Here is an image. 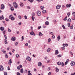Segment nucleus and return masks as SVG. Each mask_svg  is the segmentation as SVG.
<instances>
[{"mask_svg": "<svg viewBox=\"0 0 75 75\" xmlns=\"http://www.w3.org/2000/svg\"><path fill=\"white\" fill-rule=\"evenodd\" d=\"M73 28V25H72L70 27V29H72Z\"/></svg>", "mask_w": 75, "mask_h": 75, "instance_id": "nucleus-33", "label": "nucleus"}, {"mask_svg": "<svg viewBox=\"0 0 75 75\" xmlns=\"http://www.w3.org/2000/svg\"><path fill=\"white\" fill-rule=\"evenodd\" d=\"M68 26L69 27H70V23H68L67 24Z\"/></svg>", "mask_w": 75, "mask_h": 75, "instance_id": "nucleus-46", "label": "nucleus"}, {"mask_svg": "<svg viewBox=\"0 0 75 75\" xmlns=\"http://www.w3.org/2000/svg\"><path fill=\"white\" fill-rule=\"evenodd\" d=\"M11 10L12 11H14V8H13V6L11 7Z\"/></svg>", "mask_w": 75, "mask_h": 75, "instance_id": "nucleus-19", "label": "nucleus"}, {"mask_svg": "<svg viewBox=\"0 0 75 75\" xmlns=\"http://www.w3.org/2000/svg\"><path fill=\"white\" fill-rule=\"evenodd\" d=\"M5 43L6 44H8L7 40L6 39H5Z\"/></svg>", "mask_w": 75, "mask_h": 75, "instance_id": "nucleus-21", "label": "nucleus"}, {"mask_svg": "<svg viewBox=\"0 0 75 75\" xmlns=\"http://www.w3.org/2000/svg\"><path fill=\"white\" fill-rule=\"evenodd\" d=\"M67 20V18H64L63 20L64 21H66Z\"/></svg>", "mask_w": 75, "mask_h": 75, "instance_id": "nucleus-61", "label": "nucleus"}, {"mask_svg": "<svg viewBox=\"0 0 75 75\" xmlns=\"http://www.w3.org/2000/svg\"><path fill=\"white\" fill-rule=\"evenodd\" d=\"M23 3H21V4H20V6L21 7H23Z\"/></svg>", "mask_w": 75, "mask_h": 75, "instance_id": "nucleus-37", "label": "nucleus"}, {"mask_svg": "<svg viewBox=\"0 0 75 75\" xmlns=\"http://www.w3.org/2000/svg\"><path fill=\"white\" fill-rule=\"evenodd\" d=\"M50 69V67H48L47 70L49 71Z\"/></svg>", "mask_w": 75, "mask_h": 75, "instance_id": "nucleus-58", "label": "nucleus"}, {"mask_svg": "<svg viewBox=\"0 0 75 75\" xmlns=\"http://www.w3.org/2000/svg\"><path fill=\"white\" fill-rule=\"evenodd\" d=\"M42 63H41L40 62L38 63V67H41L42 66Z\"/></svg>", "mask_w": 75, "mask_h": 75, "instance_id": "nucleus-10", "label": "nucleus"}, {"mask_svg": "<svg viewBox=\"0 0 75 75\" xmlns=\"http://www.w3.org/2000/svg\"><path fill=\"white\" fill-rule=\"evenodd\" d=\"M0 30L1 31H4V27H0Z\"/></svg>", "mask_w": 75, "mask_h": 75, "instance_id": "nucleus-16", "label": "nucleus"}, {"mask_svg": "<svg viewBox=\"0 0 75 75\" xmlns=\"http://www.w3.org/2000/svg\"><path fill=\"white\" fill-rule=\"evenodd\" d=\"M42 35H42V33H41V32L39 33V36H40V35L42 36Z\"/></svg>", "mask_w": 75, "mask_h": 75, "instance_id": "nucleus-28", "label": "nucleus"}, {"mask_svg": "<svg viewBox=\"0 0 75 75\" xmlns=\"http://www.w3.org/2000/svg\"><path fill=\"white\" fill-rule=\"evenodd\" d=\"M41 28V26L39 27L38 28V29H40Z\"/></svg>", "mask_w": 75, "mask_h": 75, "instance_id": "nucleus-63", "label": "nucleus"}, {"mask_svg": "<svg viewBox=\"0 0 75 75\" xmlns=\"http://www.w3.org/2000/svg\"><path fill=\"white\" fill-rule=\"evenodd\" d=\"M55 37V36L54 35H53L52 37V38L53 39Z\"/></svg>", "mask_w": 75, "mask_h": 75, "instance_id": "nucleus-57", "label": "nucleus"}, {"mask_svg": "<svg viewBox=\"0 0 75 75\" xmlns=\"http://www.w3.org/2000/svg\"><path fill=\"white\" fill-rule=\"evenodd\" d=\"M9 19H11L12 21H14L15 20V18L14 17L12 16V15H10L8 17Z\"/></svg>", "mask_w": 75, "mask_h": 75, "instance_id": "nucleus-1", "label": "nucleus"}, {"mask_svg": "<svg viewBox=\"0 0 75 75\" xmlns=\"http://www.w3.org/2000/svg\"><path fill=\"white\" fill-rule=\"evenodd\" d=\"M67 63H68V62H65V64H64L65 65H67Z\"/></svg>", "mask_w": 75, "mask_h": 75, "instance_id": "nucleus-60", "label": "nucleus"}, {"mask_svg": "<svg viewBox=\"0 0 75 75\" xmlns=\"http://www.w3.org/2000/svg\"><path fill=\"white\" fill-rule=\"evenodd\" d=\"M10 63H12V62L11 59H10L9 60Z\"/></svg>", "mask_w": 75, "mask_h": 75, "instance_id": "nucleus-51", "label": "nucleus"}, {"mask_svg": "<svg viewBox=\"0 0 75 75\" xmlns=\"http://www.w3.org/2000/svg\"><path fill=\"white\" fill-rule=\"evenodd\" d=\"M2 17L0 16V20H3L4 19V17L3 15L2 16Z\"/></svg>", "mask_w": 75, "mask_h": 75, "instance_id": "nucleus-18", "label": "nucleus"}, {"mask_svg": "<svg viewBox=\"0 0 75 75\" xmlns=\"http://www.w3.org/2000/svg\"><path fill=\"white\" fill-rule=\"evenodd\" d=\"M62 50H64V49H65V47H62Z\"/></svg>", "mask_w": 75, "mask_h": 75, "instance_id": "nucleus-56", "label": "nucleus"}, {"mask_svg": "<svg viewBox=\"0 0 75 75\" xmlns=\"http://www.w3.org/2000/svg\"><path fill=\"white\" fill-rule=\"evenodd\" d=\"M50 50L51 49H50V48H49L47 50V52H49Z\"/></svg>", "mask_w": 75, "mask_h": 75, "instance_id": "nucleus-27", "label": "nucleus"}, {"mask_svg": "<svg viewBox=\"0 0 75 75\" xmlns=\"http://www.w3.org/2000/svg\"><path fill=\"white\" fill-rule=\"evenodd\" d=\"M13 5L14 7H15V8H17L18 7L17 4L15 2H14L13 3Z\"/></svg>", "mask_w": 75, "mask_h": 75, "instance_id": "nucleus-2", "label": "nucleus"}, {"mask_svg": "<svg viewBox=\"0 0 75 75\" xmlns=\"http://www.w3.org/2000/svg\"><path fill=\"white\" fill-rule=\"evenodd\" d=\"M62 56L61 55H59L57 56L58 57H61Z\"/></svg>", "mask_w": 75, "mask_h": 75, "instance_id": "nucleus-40", "label": "nucleus"}, {"mask_svg": "<svg viewBox=\"0 0 75 75\" xmlns=\"http://www.w3.org/2000/svg\"><path fill=\"white\" fill-rule=\"evenodd\" d=\"M8 30L9 32H11V30H10L9 28H8Z\"/></svg>", "mask_w": 75, "mask_h": 75, "instance_id": "nucleus-39", "label": "nucleus"}, {"mask_svg": "<svg viewBox=\"0 0 75 75\" xmlns=\"http://www.w3.org/2000/svg\"><path fill=\"white\" fill-rule=\"evenodd\" d=\"M61 65L62 66V67H63L64 66V63L62 62L61 63Z\"/></svg>", "mask_w": 75, "mask_h": 75, "instance_id": "nucleus-45", "label": "nucleus"}, {"mask_svg": "<svg viewBox=\"0 0 75 75\" xmlns=\"http://www.w3.org/2000/svg\"><path fill=\"white\" fill-rule=\"evenodd\" d=\"M4 8H5L4 5L3 4H1V9H3Z\"/></svg>", "mask_w": 75, "mask_h": 75, "instance_id": "nucleus-5", "label": "nucleus"}, {"mask_svg": "<svg viewBox=\"0 0 75 75\" xmlns=\"http://www.w3.org/2000/svg\"><path fill=\"white\" fill-rule=\"evenodd\" d=\"M20 71L21 74L23 73L24 71L23 69H22L21 70H20Z\"/></svg>", "mask_w": 75, "mask_h": 75, "instance_id": "nucleus-15", "label": "nucleus"}, {"mask_svg": "<svg viewBox=\"0 0 75 75\" xmlns=\"http://www.w3.org/2000/svg\"><path fill=\"white\" fill-rule=\"evenodd\" d=\"M18 44V42H17L16 43H15V45L16 46Z\"/></svg>", "mask_w": 75, "mask_h": 75, "instance_id": "nucleus-49", "label": "nucleus"}, {"mask_svg": "<svg viewBox=\"0 0 75 75\" xmlns=\"http://www.w3.org/2000/svg\"><path fill=\"white\" fill-rule=\"evenodd\" d=\"M62 27L64 29V30H65V29H66V28H65V26H64V25H62Z\"/></svg>", "mask_w": 75, "mask_h": 75, "instance_id": "nucleus-25", "label": "nucleus"}, {"mask_svg": "<svg viewBox=\"0 0 75 75\" xmlns=\"http://www.w3.org/2000/svg\"><path fill=\"white\" fill-rule=\"evenodd\" d=\"M55 69H56V71L57 72L59 71V69H58L57 67H56Z\"/></svg>", "mask_w": 75, "mask_h": 75, "instance_id": "nucleus-24", "label": "nucleus"}, {"mask_svg": "<svg viewBox=\"0 0 75 75\" xmlns=\"http://www.w3.org/2000/svg\"><path fill=\"white\" fill-rule=\"evenodd\" d=\"M49 23L47 21L45 23V24L46 25H49Z\"/></svg>", "mask_w": 75, "mask_h": 75, "instance_id": "nucleus-20", "label": "nucleus"}, {"mask_svg": "<svg viewBox=\"0 0 75 75\" xmlns=\"http://www.w3.org/2000/svg\"><path fill=\"white\" fill-rule=\"evenodd\" d=\"M67 21H68L69 23L71 22V19L69 18V19L67 20Z\"/></svg>", "mask_w": 75, "mask_h": 75, "instance_id": "nucleus-23", "label": "nucleus"}, {"mask_svg": "<svg viewBox=\"0 0 75 75\" xmlns=\"http://www.w3.org/2000/svg\"><path fill=\"white\" fill-rule=\"evenodd\" d=\"M22 41H23L24 40V36H23L22 37Z\"/></svg>", "mask_w": 75, "mask_h": 75, "instance_id": "nucleus-48", "label": "nucleus"}, {"mask_svg": "<svg viewBox=\"0 0 75 75\" xmlns=\"http://www.w3.org/2000/svg\"><path fill=\"white\" fill-rule=\"evenodd\" d=\"M72 14L73 16H75V12H73L72 13Z\"/></svg>", "mask_w": 75, "mask_h": 75, "instance_id": "nucleus-47", "label": "nucleus"}, {"mask_svg": "<svg viewBox=\"0 0 75 75\" xmlns=\"http://www.w3.org/2000/svg\"><path fill=\"white\" fill-rule=\"evenodd\" d=\"M19 56V55H18V54H17L16 55V57L18 58V57Z\"/></svg>", "mask_w": 75, "mask_h": 75, "instance_id": "nucleus-55", "label": "nucleus"}, {"mask_svg": "<svg viewBox=\"0 0 75 75\" xmlns=\"http://www.w3.org/2000/svg\"><path fill=\"white\" fill-rule=\"evenodd\" d=\"M40 8L42 10H43L45 8L44 7V6H40Z\"/></svg>", "mask_w": 75, "mask_h": 75, "instance_id": "nucleus-22", "label": "nucleus"}, {"mask_svg": "<svg viewBox=\"0 0 75 75\" xmlns=\"http://www.w3.org/2000/svg\"><path fill=\"white\" fill-rule=\"evenodd\" d=\"M25 45L26 46H28V43H26V44Z\"/></svg>", "mask_w": 75, "mask_h": 75, "instance_id": "nucleus-64", "label": "nucleus"}, {"mask_svg": "<svg viewBox=\"0 0 75 75\" xmlns=\"http://www.w3.org/2000/svg\"><path fill=\"white\" fill-rule=\"evenodd\" d=\"M32 21H34V19L35 18H34L33 16H32Z\"/></svg>", "mask_w": 75, "mask_h": 75, "instance_id": "nucleus-29", "label": "nucleus"}, {"mask_svg": "<svg viewBox=\"0 0 75 75\" xmlns=\"http://www.w3.org/2000/svg\"><path fill=\"white\" fill-rule=\"evenodd\" d=\"M57 64H58L59 65H60L61 64V63L60 62H58Z\"/></svg>", "mask_w": 75, "mask_h": 75, "instance_id": "nucleus-31", "label": "nucleus"}, {"mask_svg": "<svg viewBox=\"0 0 75 75\" xmlns=\"http://www.w3.org/2000/svg\"><path fill=\"white\" fill-rule=\"evenodd\" d=\"M27 8L28 9H30V6H27Z\"/></svg>", "mask_w": 75, "mask_h": 75, "instance_id": "nucleus-43", "label": "nucleus"}, {"mask_svg": "<svg viewBox=\"0 0 75 75\" xmlns=\"http://www.w3.org/2000/svg\"><path fill=\"white\" fill-rule=\"evenodd\" d=\"M30 72H31V71H28V74H30Z\"/></svg>", "mask_w": 75, "mask_h": 75, "instance_id": "nucleus-50", "label": "nucleus"}, {"mask_svg": "<svg viewBox=\"0 0 75 75\" xmlns=\"http://www.w3.org/2000/svg\"><path fill=\"white\" fill-rule=\"evenodd\" d=\"M47 13V11L46 10H43L42 11V13L43 14H44L45 13Z\"/></svg>", "mask_w": 75, "mask_h": 75, "instance_id": "nucleus-17", "label": "nucleus"}, {"mask_svg": "<svg viewBox=\"0 0 75 75\" xmlns=\"http://www.w3.org/2000/svg\"><path fill=\"white\" fill-rule=\"evenodd\" d=\"M61 7V5H58L56 6V9H60V8Z\"/></svg>", "mask_w": 75, "mask_h": 75, "instance_id": "nucleus-6", "label": "nucleus"}, {"mask_svg": "<svg viewBox=\"0 0 75 75\" xmlns=\"http://www.w3.org/2000/svg\"><path fill=\"white\" fill-rule=\"evenodd\" d=\"M14 52H15V50H14V49H13V51H12V52H13V53H14Z\"/></svg>", "mask_w": 75, "mask_h": 75, "instance_id": "nucleus-62", "label": "nucleus"}, {"mask_svg": "<svg viewBox=\"0 0 75 75\" xmlns=\"http://www.w3.org/2000/svg\"><path fill=\"white\" fill-rule=\"evenodd\" d=\"M18 17L19 18V19H21V16H20L19 15L18 16Z\"/></svg>", "mask_w": 75, "mask_h": 75, "instance_id": "nucleus-42", "label": "nucleus"}, {"mask_svg": "<svg viewBox=\"0 0 75 75\" xmlns=\"http://www.w3.org/2000/svg\"><path fill=\"white\" fill-rule=\"evenodd\" d=\"M51 72H50L49 73H48V75H51Z\"/></svg>", "mask_w": 75, "mask_h": 75, "instance_id": "nucleus-59", "label": "nucleus"}, {"mask_svg": "<svg viewBox=\"0 0 75 75\" xmlns=\"http://www.w3.org/2000/svg\"><path fill=\"white\" fill-rule=\"evenodd\" d=\"M4 74L5 75H7V73L6 72H5L4 73Z\"/></svg>", "mask_w": 75, "mask_h": 75, "instance_id": "nucleus-52", "label": "nucleus"}, {"mask_svg": "<svg viewBox=\"0 0 75 75\" xmlns=\"http://www.w3.org/2000/svg\"><path fill=\"white\" fill-rule=\"evenodd\" d=\"M70 15V13L69 12L68 13H67L68 16L69 17Z\"/></svg>", "mask_w": 75, "mask_h": 75, "instance_id": "nucleus-36", "label": "nucleus"}, {"mask_svg": "<svg viewBox=\"0 0 75 75\" xmlns=\"http://www.w3.org/2000/svg\"><path fill=\"white\" fill-rule=\"evenodd\" d=\"M4 37L5 38V39L6 40H7V36L6 35H4Z\"/></svg>", "mask_w": 75, "mask_h": 75, "instance_id": "nucleus-38", "label": "nucleus"}, {"mask_svg": "<svg viewBox=\"0 0 75 75\" xmlns=\"http://www.w3.org/2000/svg\"><path fill=\"white\" fill-rule=\"evenodd\" d=\"M29 1L31 2H33V0H29Z\"/></svg>", "mask_w": 75, "mask_h": 75, "instance_id": "nucleus-53", "label": "nucleus"}, {"mask_svg": "<svg viewBox=\"0 0 75 75\" xmlns=\"http://www.w3.org/2000/svg\"><path fill=\"white\" fill-rule=\"evenodd\" d=\"M24 18L25 19H27V17L26 15L24 16Z\"/></svg>", "mask_w": 75, "mask_h": 75, "instance_id": "nucleus-32", "label": "nucleus"}, {"mask_svg": "<svg viewBox=\"0 0 75 75\" xmlns=\"http://www.w3.org/2000/svg\"><path fill=\"white\" fill-rule=\"evenodd\" d=\"M50 41H51V39L50 38L48 39V42H50Z\"/></svg>", "mask_w": 75, "mask_h": 75, "instance_id": "nucleus-44", "label": "nucleus"}, {"mask_svg": "<svg viewBox=\"0 0 75 75\" xmlns=\"http://www.w3.org/2000/svg\"><path fill=\"white\" fill-rule=\"evenodd\" d=\"M41 13L39 11H38L37 15L38 16H40L41 15Z\"/></svg>", "mask_w": 75, "mask_h": 75, "instance_id": "nucleus-7", "label": "nucleus"}, {"mask_svg": "<svg viewBox=\"0 0 75 75\" xmlns=\"http://www.w3.org/2000/svg\"><path fill=\"white\" fill-rule=\"evenodd\" d=\"M59 53V52H58V50H56L55 51V54L56 55H58V53Z\"/></svg>", "mask_w": 75, "mask_h": 75, "instance_id": "nucleus-12", "label": "nucleus"}, {"mask_svg": "<svg viewBox=\"0 0 75 75\" xmlns=\"http://www.w3.org/2000/svg\"><path fill=\"white\" fill-rule=\"evenodd\" d=\"M66 6L67 8H69V7H70L71 6V5L70 4H67V5H66Z\"/></svg>", "mask_w": 75, "mask_h": 75, "instance_id": "nucleus-13", "label": "nucleus"}, {"mask_svg": "<svg viewBox=\"0 0 75 75\" xmlns=\"http://www.w3.org/2000/svg\"><path fill=\"white\" fill-rule=\"evenodd\" d=\"M70 64H71V66H72L75 64V63L74 62H71Z\"/></svg>", "mask_w": 75, "mask_h": 75, "instance_id": "nucleus-11", "label": "nucleus"}, {"mask_svg": "<svg viewBox=\"0 0 75 75\" xmlns=\"http://www.w3.org/2000/svg\"><path fill=\"white\" fill-rule=\"evenodd\" d=\"M4 68L3 67L2 65L0 66V70L1 71H4Z\"/></svg>", "mask_w": 75, "mask_h": 75, "instance_id": "nucleus-3", "label": "nucleus"}, {"mask_svg": "<svg viewBox=\"0 0 75 75\" xmlns=\"http://www.w3.org/2000/svg\"><path fill=\"white\" fill-rule=\"evenodd\" d=\"M57 38L58 39V40H60L61 39V37H60V36H59V35L58 36Z\"/></svg>", "mask_w": 75, "mask_h": 75, "instance_id": "nucleus-26", "label": "nucleus"}, {"mask_svg": "<svg viewBox=\"0 0 75 75\" xmlns=\"http://www.w3.org/2000/svg\"><path fill=\"white\" fill-rule=\"evenodd\" d=\"M5 20L6 21H9V19L8 18H6L5 19Z\"/></svg>", "mask_w": 75, "mask_h": 75, "instance_id": "nucleus-35", "label": "nucleus"}, {"mask_svg": "<svg viewBox=\"0 0 75 75\" xmlns=\"http://www.w3.org/2000/svg\"><path fill=\"white\" fill-rule=\"evenodd\" d=\"M11 40H12L13 41H15L16 40L15 37H13L12 39H11Z\"/></svg>", "mask_w": 75, "mask_h": 75, "instance_id": "nucleus-14", "label": "nucleus"}, {"mask_svg": "<svg viewBox=\"0 0 75 75\" xmlns=\"http://www.w3.org/2000/svg\"><path fill=\"white\" fill-rule=\"evenodd\" d=\"M17 75H21V74L20 73H19L18 72H17Z\"/></svg>", "mask_w": 75, "mask_h": 75, "instance_id": "nucleus-34", "label": "nucleus"}, {"mask_svg": "<svg viewBox=\"0 0 75 75\" xmlns=\"http://www.w3.org/2000/svg\"><path fill=\"white\" fill-rule=\"evenodd\" d=\"M26 60H27L29 61L30 62L31 61V58L29 57H28L26 58Z\"/></svg>", "mask_w": 75, "mask_h": 75, "instance_id": "nucleus-8", "label": "nucleus"}, {"mask_svg": "<svg viewBox=\"0 0 75 75\" xmlns=\"http://www.w3.org/2000/svg\"><path fill=\"white\" fill-rule=\"evenodd\" d=\"M30 34L31 35H35V33H34V32L33 30L32 31V32H31L30 33Z\"/></svg>", "mask_w": 75, "mask_h": 75, "instance_id": "nucleus-9", "label": "nucleus"}, {"mask_svg": "<svg viewBox=\"0 0 75 75\" xmlns=\"http://www.w3.org/2000/svg\"><path fill=\"white\" fill-rule=\"evenodd\" d=\"M23 67L22 65H19V67H17V69L18 70H20V69L22 68Z\"/></svg>", "mask_w": 75, "mask_h": 75, "instance_id": "nucleus-4", "label": "nucleus"}, {"mask_svg": "<svg viewBox=\"0 0 75 75\" xmlns=\"http://www.w3.org/2000/svg\"><path fill=\"white\" fill-rule=\"evenodd\" d=\"M8 70H10V68L9 67H8Z\"/></svg>", "mask_w": 75, "mask_h": 75, "instance_id": "nucleus-54", "label": "nucleus"}, {"mask_svg": "<svg viewBox=\"0 0 75 75\" xmlns=\"http://www.w3.org/2000/svg\"><path fill=\"white\" fill-rule=\"evenodd\" d=\"M6 30H5V31L4 30V31H3V33L4 35V34H5V33H6Z\"/></svg>", "mask_w": 75, "mask_h": 75, "instance_id": "nucleus-30", "label": "nucleus"}, {"mask_svg": "<svg viewBox=\"0 0 75 75\" xmlns=\"http://www.w3.org/2000/svg\"><path fill=\"white\" fill-rule=\"evenodd\" d=\"M5 57L6 58H8V56H7V55L6 54V55H5Z\"/></svg>", "mask_w": 75, "mask_h": 75, "instance_id": "nucleus-41", "label": "nucleus"}]
</instances>
